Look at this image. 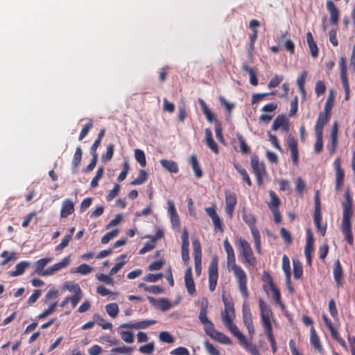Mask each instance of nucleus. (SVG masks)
<instances>
[{"mask_svg": "<svg viewBox=\"0 0 355 355\" xmlns=\"http://www.w3.org/2000/svg\"><path fill=\"white\" fill-rule=\"evenodd\" d=\"M269 196L270 198V201L268 203V206L270 211L279 209V207L281 205V200L279 197L272 190L269 191Z\"/></svg>", "mask_w": 355, "mask_h": 355, "instance_id": "nucleus-30", "label": "nucleus"}, {"mask_svg": "<svg viewBox=\"0 0 355 355\" xmlns=\"http://www.w3.org/2000/svg\"><path fill=\"white\" fill-rule=\"evenodd\" d=\"M70 261V257H64L61 261L56 263L51 266V267L48 268L47 272H45L44 274H48L49 275H51L55 272L60 270V269L67 267L69 264Z\"/></svg>", "mask_w": 355, "mask_h": 355, "instance_id": "nucleus-27", "label": "nucleus"}, {"mask_svg": "<svg viewBox=\"0 0 355 355\" xmlns=\"http://www.w3.org/2000/svg\"><path fill=\"white\" fill-rule=\"evenodd\" d=\"M259 305L261 312V324L263 327L265 329L272 327L270 317L272 315V312L270 305L266 304L261 298H259Z\"/></svg>", "mask_w": 355, "mask_h": 355, "instance_id": "nucleus-7", "label": "nucleus"}, {"mask_svg": "<svg viewBox=\"0 0 355 355\" xmlns=\"http://www.w3.org/2000/svg\"><path fill=\"white\" fill-rule=\"evenodd\" d=\"M282 269L285 272V273L286 275V277L288 279V282H289V279L291 277L290 261H289L288 257L286 254H284L282 257Z\"/></svg>", "mask_w": 355, "mask_h": 355, "instance_id": "nucleus-56", "label": "nucleus"}, {"mask_svg": "<svg viewBox=\"0 0 355 355\" xmlns=\"http://www.w3.org/2000/svg\"><path fill=\"white\" fill-rule=\"evenodd\" d=\"M334 100H335V96H334V91L332 89H330L329 91V96L327 97V99L325 102L324 107V113L329 114L331 115V110L334 105Z\"/></svg>", "mask_w": 355, "mask_h": 355, "instance_id": "nucleus-32", "label": "nucleus"}, {"mask_svg": "<svg viewBox=\"0 0 355 355\" xmlns=\"http://www.w3.org/2000/svg\"><path fill=\"white\" fill-rule=\"evenodd\" d=\"M214 125H215V132H216V137L217 139L222 144H224L225 140L223 135V127L221 122L218 120L215 119L214 120Z\"/></svg>", "mask_w": 355, "mask_h": 355, "instance_id": "nucleus-43", "label": "nucleus"}, {"mask_svg": "<svg viewBox=\"0 0 355 355\" xmlns=\"http://www.w3.org/2000/svg\"><path fill=\"white\" fill-rule=\"evenodd\" d=\"M119 334L121 338L127 343H132L134 342V335L132 332L128 331H120Z\"/></svg>", "mask_w": 355, "mask_h": 355, "instance_id": "nucleus-52", "label": "nucleus"}, {"mask_svg": "<svg viewBox=\"0 0 355 355\" xmlns=\"http://www.w3.org/2000/svg\"><path fill=\"white\" fill-rule=\"evenodd\" d=\"M96 278L98 281L104 282L108 285L114 286V281L112 278V276H110V274L105 275L101 273L96 275Z\"/></svg>", "mask_w": 355, "mask_h": 355, "instance_id": "nucleus-57", "label": "nucleus"}, {"mask_svg": "<svg viewBox=\"0 0 355 355\" xmlns=\"http://www.w3.org/2000/svg\"><path fill=\"white\" fill-rule=\"evenodd\" d=\"M148 300L155 307L159 309L162 311H167L171 308V304L165 298L155 300L154 297L148 296Z\"/></svg>", "mask_w": 355, "mask_h": 355, "instance_id": "nucleus-26", "label": "nucleus"}, {"mask_svg": "<svg viewBox=\"0 0 355 355\" xmlns=\"http://www.w3.org/2000/svg\"><path fill=\"white\" fill-rule=\"evenodd\" d=\"M240 253L243 257V263L254 267L257 265V259L253 254V252L250 243L243 239H239Z\"/></svg>", "mask_w": 355, "mask_h": 355, "instance_id": "nucleus-3", "label": "nucleus"}, {"mask_svg": "<svg viewBox=\"0 0 355 355\" xmlns=\"http://www.w3.org/2000/svg\"><path fill=\"white\" fill-rule=\"evenodd\" d=\"M148 174L144 170H140L137 178L131 182L132 185H139L144 184L147 180Z\"/></svg>", "mask_w": 355, "mask_h": 355, "instance_id": "nucleus-50", "label": "nucleus"}, {"mask_svg": "<svg viewBox=\"0 0 355 355\" xmlns=\"http://www.w3.org/2000/svg\"><path fill=\"white\" fill-rule=\"evenodd\" d=\"M126 258V255L125 254H121L119 257V259H120L121 261L118 263H116L114 266H113L111 270H110V276H113L114 275H115L119 270H121L123 266L125 265V259Z\"/></svg>", "mask_w": 355, "mask_h": 355, "instance_id": "nucleus-44", "label": "nucleus"}, {"mask_svg": "<svg viewBox=\"0 0 355 355\" xmlns=\"http://www.w3.org/2000/svg\"><path fill=\"white\" fill-rule=\"evenodd\" d=\"M310 343L313 347L320 354L324 353L323 347L320 343V338L317 332L313 327L311 328L310 331Z\"/></svg>", "mask_w": 355, "mask_h": 355, "instance_id": "nucleus-24", "label": "nucleus"}, {"mask_svg": "<svg viewBox=\"0 0 355 355\" xmlns=\"http://www.w3.org/2000/svg\"><path fill=\"white\" fill-rule=\"evenodd\" d=\"M242 218L244 222L249 226L251 234H253L254 231H259L256 227L255 224L257 220L253 214L243 211L242 214Z\"/></svg>", "mask_w": 355, "mask_h": 355, "instance_id": "nucleus-28", "label": "nucleus"}, {"mask_svg": "<svg viewBox=\"0 0 355 355\" xmlns=\"http://www.w3.org/2000/svg\"><path fill=\"white\" fill-rule=\"evenodd\" d=\"M205 142L206 146L215 154L219 153V149L216 142L214 141L212 135V132L209 128H206L205 130Z\"/></svg>", "mask_w": 355, "mask_h": 355, "instance_id": "nucleus-22", "label": "nucleus"}, {"mask_svg": "<svg viewBox=\"0 0 355 355\" xmlns=\"http://www.w3.org/2000/svg\"><path fill=\"white\" fill-rule=\"evenodd\" d=\"M293 276L295 279H299L302 277L303 269L302 263L298 260H293Z\"/></svg>", "mask_w": 355, "mask_h": 355, "instance_id": "nucleus-41", "label": "nucleus"}, {"mask_svg": "<svg viewBox=\"0 0 355 355\" xmlns=\"http://www.w3.org/2000/svg\"><path fill=\"white\" fill-rule=\"evenodd\" d=\"M225 210L228 216L232 218L233 217L235 206L237 203L236 195L234 192L225 191Z\"/></svg>", "mask_w": 355, "mask_h": 355, "instance_id": "nucleus-9", "label": "nucleus"}, {"mask_svg": "<svg viewBox=\"0 0 355 355\" xmlns=\"http://www.w3.org/2000/svg\"><path fill=\"white\" fill-rule=\"evenodd\" d=\"M338 123L337 121H335L332 125L331 132V148L329 151L331 155H333L334 153L338 144Z\"/></svg>", "mask_w": 355, "mask_h": 355, "instance_id": "nucleus-29", "label": "nucleus"}, {"mask_svg": "<svg viewBox=\"0 0 355 355\" xmlns=\"http://www.w3.org/2000/svg\"><path fill=\"white\" fill-rule=\"evenodd\" d=\"M30 266V262L23 261L15 266V270L10 272V275L16 277L22 275L25 270Z\"/></svg>", "mask_w": 355, "mask_h": 355, "instance_id": "nucleus-31", "label": "nucleus"}, {"mask_svg": "<svg viewBox=\"0 0 355 355\" xmlns=\"http://www.w3.org/2000/svg\"><path fill=\"white\" fill-rule=\"evenodd\" d=\"M331 115L324 112H320L315 125V133L322 135L323 128L327 124L329 121Z\"/></svg>", "mask_w": 355, "mask_h": 355, "instance_id": "nucleus-19", "label": "nucleus"}, {"mask_svg": "<svg viewBox=\"0 0 355 355\" xmlns=\"http://www.w3.org/2000/svg\"><path fill=\"white\" fill-rule=\"evenodd\" d=\"M167 209L171 216V223H173V226H175L178 224V219L176 216V209L175 207V204L173 201H167Z\"/></svg>", "mask_w": 355, "mask_h": 355, "instance_id": "nucleus-36", "label": "nucleus"}, {"mask_svg": "<svg viewBox=\"0 0 355 355\" xmlns=\"http://www.w3.org/2000/svg\"><path fill=\"white\" fill-rule=\"evenodd\" d=\"M340 76L341 81L347 80V70L345 58L342 56L339 60Z\"/></svg>", "mask_w": 355, "mask_h": 355, "instance_id": "nucleus-37", "label": "nucleus"}, {"mask_svg": "<svg viewBox=\"0 0 355 355\" xmlns=\"http://www.w3.org/2000/svg\"><path fill=\"white\" fill-rule=\"evenodd\" d=\"M236 137L240 144V150L243 154H248L250 153V147L246 144L243 137L241 134H237Z\"/></svg>", "mask_w": 355, "mask_h": 355, "instance_id": "nucleus-51", "label": "nucleus"}, {"mask_svg": "<svg viewBox=\"0 0 355 355\" xmlns=\"http://www.w3.org/2000/svg\"><path fill=\"white\" fill-rule=\"evenodd\" d=\"M252 236L254 239V247H255L256 251L259 254H261V236H260L259 232L254 231L253 234H252Z\"/></svg>", "mask_w": 355, "mask_h": 355, "instance_id": "nucleus-55", "label": "nucleus"}, {"mask_svg": "<svg viewBox=\"0 0 355 355\" xmlns=\"http://www.w3.org/2000/svg\"><path fill=\"white\" fill-rule=\"evenodd\" d=\"M107 313L113 318H115L119 313V306L116 303H110L105 306Z\"/></svg>", "mask_w": 355, "mask_h": 355, "instance_id": "nucleus-45", "label": "nucleus"}, {"mask_svg": "<svg viewBox=\"0 0 355 355\" xmlns=\"http://www.w3.org/2000/svg\"><path fill=\"white\" fill-rule=\"evenodd\" d=\"M74 211V205L69 199H65L62 205L60 211L61 218H67Z\"/></svg>", "mask_w": 355, "mask_h": 355, "instance_id": "nucleus-25", "label": "nucleus"}, {"mask_svg": "<svg viewBox=\"0 0 355 355\" xmlns=\"http://www.w3.org/2000/svg\"><path fill=\"white\" fill-rule=\"evenodd\" d=\"M209 337L222 344L232 345V341L223 333L219 332L214 329V326L206 333Z\"/></svg>", "mask_w": 355, "mask_h": 355, "instance_id": "nucleus-17", "label": "nucleus"}, {"mask_svg": "<svg viewBox=\"0 0 355 355\" xmlns=\"http://www.w3.org/2000/svg\"><path fill=\"white\" fill-rule=\"evenodd\" d=\"M64 287L65 289L68 290L69 291L73 293L74 295L83 293L80 286L76 283L67 282L64 284Z\"/></svg>", "mask_w": 355, "mask_h": 355, "instance_id": "nucleus-49", "label": "nucleus"}, {"mask_svg": "<svg viewBox=\"0 0 355 355\" xmlns=\"http://www.w3.org/2000/svg\"><path fill=\"white\" fill-rule=\"evenodd\" d=\"M227 266L230 270L233 272L237 280L239 289L242 296L245 298H248L249 297V293L247 286V275L244 270L239 265L236 264L235 253L227 256Z\"/></svg>", "mask_w": 355, "mask_h": 355, "instance_id": "nucleus-1", "label": "nucleus"}, {"mask_svg": "<svg viewBox=\"0 0 355 355\" xmlns=\"http://www.w3.org/2000/svg\"><path fill=\"white\" fill-rule=\"evenodd\" d=\"M264 330L268 338V340L270 343L272 351L273 353H275L277 352V347L273 335L272 327H270L268 328H265Z\"/></svg>", "mask_w": 355, "mask_h": 355, "instance_id": "nucleus-39", "label": "nucleus"}, {"mask_svg": "<svg viewBox=\"0 0 355 355\" xmlns=\"http://www.w3.org/2000/svg\"><path fill=\"white\" fill-rule=\"evenodd\" d=\"M118 233H119V230H114L112 231H110V232L106 233L102 237L101 243L103 244L108 243L111 239H112L113 238H114L115 236H117Z\"/></svg>", "mask_w": 355, "mask_h": 355, "instance_id": "nucleus-60", "label": "nucleus"}, {"mask_svg": "<svg viewBox=\"0 0 355 355\" xmlns=\"http://www.w3.org/2000/svg\"><path fill=\"white\" fill-rule=\"evenodd\" d=\"M286 144L291 150V158L293 164L297 165L299 161V151L297 148V141L294 136L289 135L286 139Z\"/></svg>", "mask_w": 355, "mask_h": 355, "instance_id": "nucleus-12", "label": "nucleus"}, {"mask_svg": "<svg viewBox=\"0 0 355 355\" xmlns=\"http://www.w3.org/2000/svg\"><path fill=\"white\" fill-rule=\"evenodd\" d=\"M190 164L195 173L196 177L197 178H200L202 176L203 173L196 155L191 156Z\"/></svg>", "mask_w": 355, "mask_h": 355, "instance_id": "nucleus-33", "label": "nucleus"}, {"mask_svg": "<svg viewBox=\"0 0 355 355\" xmlns=\"http://www.w3.org/2000/svg\"><path fill=\"white\" fill-rule=\"evenodd\" d=\"M333 275L337 286H343V270L340 262L337 259L334 264Z\"/></svg>", "mask_w": 355, "mask_h": 355, "instance_id": "nucleus-20", "label": "nucleus"}, {"mask_svg": "<svg viewBox=\"0 0 355 355\" xmlns=\"http://www.w3.org/2000/svg\"><path fill=\"white\" fill-rule=\"evenodd\" d=\"M273 293V299L276 304H277L282 309H285V304L282 302L281 299V293L279 290L275 286L270 288Z\"/></svg>", "mask_w": 355, "mask_h": 355, "instance_id": "nucleus-48", "label": "nucleus"}, {"mask_svg": "<svg viewBox=\"0 0 355 355\" xmlns=\"http://www.w3.org/2000/svg\"><path fill=\"white\" fill-rule=\"evenodd\" d=\"M284 77L282 75H275V76L270 80L268 84V87L269 89L275 88L277 87L280 83L283 80Z\"/></svg>", "mask_w": 355, "mask_h": 355, "instance_id": "nucleus-59", "label": "nucleus"}, {"mask_svg": "<svg viewBox=\"0 0 355 355\" xmlns=\"http://www.w3.org/2000/svg\"><path fill=\"white\" fill-rule=\"evenodd\" d=\"M114 145L110 144L107 146L106 153L102 155V159L103 162L110 161L114 154Z\"/></svg>", "mask_w": 355, "mask_h": 355, "instance_id": "nucleus-58", "label": "nucleus"}, {"mask_svg": "<svg viewBox=\"0 0 355 355\" xmlns=\"http://www.w3.org/2000/svg\"><path fill=\"white\" fill-rule=\"evenodd\" d=\"M250 165L253 173L256 177V181L258 186L263 184L264 178L266 176L267 171L263 162H260L257 155L251 157Z\"/></svg>", "mask_w": 355, "mask_h": 355, "instance_id": "nucleus-4", "label": "nucleus"}, {"mask_svg": "<svg viewBox=\"0 0 355 355\" xmlns=\"http://www.w3.org/2000/svg\"><path fill=\"white\" fill-rule=\"evenodd\" d=\"M160 164L163 168L171 173H175L178 171V166L176 163L171 160L161 159Z\"/></svg>", "mask_w": 355, "mask_h": 355, "instance_id": "nucleus-40", "label": "nucleus"}, {"mask_svg": "<svg viewBox=\"0 0 355 355\" xmlns=\"http://www.w3.org/2000/svg\"><path fill=\"white\" fill-rule=\"evenodd\" d=\"M241 344L245 346L246 350L251 355H261L259 349H257V347L255 345L249 344L247 343L246 340H245V343H241Z\"/></svg>", "mask_w": 355, "mask_h": 355, "instance_id": "nucleus-64", "label": "nucleus"}, {"mask_svg": "<svg viewBox=\"0 0 355 355\" xmlns=\"http://www.w3.org/2000/svg\"><path fill=\"white\" fill-rule=\"evenodd\" d=\"M154 348L155 347H154L153 343H149L144 345L141 346L139 349V351L142 354L149 355V354H153V352L154 351Z\"/></svg>", "mask_w": 355, "mask_h": 355, "instance_id": "nucleus-62", "label": "nucleus"}, {"mask_svg": "<svg viewBox=\"0 0 355 355\" xmlns=\"http://www.w3.org/2000/svg\"><path fill=\"white\" fill-rule=\"evenodd\" d=\"M207 301L205 303L202 302L200 310L198 315V318L200 322L205 326V331L207 333L210 330L214 325L211 321H210L207 317Z\"/></svg>", "mask_w": 355, "mask_h": 355, "instance_id": "nucleus-14", "label": "nucleus"}, {"mask_svg": "<svg viewBox=\"0 0 355 355\" xmlns=\"http://www.w3.org/2000/svg\"><path fill=\"white\" fill-rule=\"evenodd\" d=\"M218 279V259L214 256L209 263L208 268V283L209 289L213 292L216 287Z\"/></svg>", "mask_w": 355, "mask_h": 355, "instance_id": "nucleus-5", "label": "nucleus"}, {"mask_svg": "<svg viewBox=\"0 0 355 355\" xmlns=\"http://www.w3.org/2000/svg\"><path fill=\"white\" fill-rule=\"evenodd\" d=\"M216 206L213 203L211 207H206L205 210L211 219L214 232L223 233L224 232V224L220 217L216 213Z\"/></svg>", "mask_w": 355, "mask_h": 355, "instance_id": "nucleus-6", "label": "nucleus"}, {"mask_svg": "<svg viewBox=\"0 0 355 355\" xmlns=\"http://www.w3.org/2000/svg\"><path fill=\"white\" fill-rule=\"evenodd\" d=\"M198 103L200 105V107L203 112V114L205 115L207 120L209 122L214 121V114L211 112V110L207 107L206 103L202 98L198 99Z\"/></svg>", "mask_w": 355, "mask_h": 355, "instance_id": "nucleus-34", "label": "nucleus"}, {"mask_svg": "<svg viewBox=\"0 0 355 355\" xmlns=\"http://www.w3.org/2000/svg\"><path fill=\"white\" fill-rule=\"evenodd\" d=\"M184 284L187 288L188 293L191 296H194L196 294V286L192 277L191 267H188L186 270L184 275Z\"/></svg>", "mask_w": 355, "mask_h": 355, "instance_id": "nucleus-15", "label": "nucleus"}, {"mask_svg": "<svg viewBox=\"0 0 355 355\" xmlns=\"http://www.w3.org/2000/svg\"><path fill=\"white\" fill-rule=\"evenodd\" d=\"M82 159V149L80 146H78L76 148L75 153L73 155V160H72V165L73 169H77L78 166H79L80 161Z\"/></svg>", "mask_w": 355, "mask_h": 355, "instance_id": "nucleus-47", "label": "nucleus"}, {"mask_svg": "<svg viewBox=\"0 0 355 355\" xmlns=\"http://www.w3.org/2000/svg\"><path fill=\"white\" fill-rule=\"evenodd\" d=\"M135 158L139 162L141 167L146 165V155L144 152L141 149L135 150Z\"/></svg>", "mask_w": 355, "mask_h": 355, "instance_id": "nucleus-46", "label": "nucleus"}, {"mask_svg": "<svg viewBox=\"0 0 355 355\" xmlns=\"http://www.w3.org/2000/svg\"><path fill=\"white\" fill-rule=\"evenodd\" d=\"M93 127V122H92V120H89V121L85 124L83 128H82L80 134H79V137H78V140L79 141H81L83 140L85 137L86 135L88 134V132H89V130L92 129V128Z\"/></svg>", "mask_w": 355, "mask_h": 355, "instance_id": "nucleus-54", "label": "nucleus"}, {"mask_svg": "<svg viewBox=\"0 0 355 355\" xmlns=\"http://www.w3.org/2000/svg\"><path fill=\"white\" fill-rule=\"evenodd\" d=\"M307 74H308V72L306 71H303L297 79V85L298 86L299 90H300V93L304 96H305V95H306L304 85H305Z\"/></svg>", "mask_w": 355, "mask_h": 355, "instance_id": "nucleus-35", "label": "nucleus"}, {"mask_svg": "<svg viewBox=\"0 0 355 355\" xmlns=\"http://www.w3.org/2000/svg\"><path fill=\"white\" fill-rule=\"evenodd\" d=\"M275 92H271L270 93H262V94H254L252 96L251 103L252 105L257 104L259 102L261 101L265 97L268 95H275Z\"/></svg>", "mask_w": 355, "mask_h": 355, "instance_id": "nucleus-53", "label": "nucleus"}, {"mask_svg": "<svg viewBox=\"0 0 355 355\" xmlns=\"http://www.w3.org/2000/svg\"><path fill=\"white\" fill-rule=\"evenodd\" d=\"M306 188V184L301 178H297L295 180V191L298 195H301Z\"/></svg>", "mask_w": 355, "mask_h": 355, "instance_id": "nucleus-61", "label": "nucleus"}, {"mask_svg": "<svg viewBox=\"0 0 355 355\" xmlns=\"http://www.w3.org/2000/svg\"><path fill=\"white\" fill-rule=\"evenodd\" d=\"M326 7L330 15V22L332 25H337L339 21L340 12L331 0H327Z\"/></svg>", "mask_w": 355, "mask_h": 355, "instance_id": "nucleus-18", "label": "nucleus"}, {"mask_svg": "<svg viewBox=\"0 0 355 355\" xmlns=\"http://www.w3.org/2000/svg\"><path fill=\"white\" fill-rule=\"evenodd\" d=\"M313 221L318 232H320L322 236H324L326 233L327 225H324L322 226L321 225L322 214L320 208H315L313 214Z\"/></svg>", "mask_w": 355, "mask_h": 355, "instance_id": "nucleus-23", "label": "nucleus"}, {"mask_svg": "<svg viewBox=\"0 0 355 355\" xmlns=\"http://www.w3.org/2000/svg\"><path fill=\"white\" fill-rule=\"evenodd\" d=\"M242 313L243 323L246 327L249 334L252 336L254 331V328L252 322V313L249 305L245 302L243 304Z\"/></svg>", "mask_w": 355, "mask_h": 355, "instance_id": "nucleus-10", "label": "nucleus"}, {"mask_svg": "<svg viewBox=\"0 0 355 355\" xmlns=\"http://www.w3.org/2000/svg\"><path fill=\"white\" fill-rule=\"evenodd\" d=\"M204 346H205L206 351L210 355H220L219 351L208 340H205L204 342Z\"/></svg>", "mask_w": 355, "mask_h": 355, "instance_id": "nucleus-63", "label": "nucleus"}, {"mask_svg": "<svg viewBox=\"0 0 355 355\" xmlns=\"http://www.w3.org/2000/svg\"><path fill=\"white\" fill-rule=\"evenodd\" d=\"M288 119L282 114L278 115L275 119L274 120L272 125L271 126V129L274 131L277 130L279 128H281L286 121Z\"/></svg>", "mask_w": 355, "mask_h": 355, "instance_id": "nucleus-42", "label": "nucleus"}, {"mask_svg": "<svg viewBox=\"0 0 355 355\" xmlns=\"http://www.w3.org/2000/svg\"><path fill=\"white\" fill-rule=\"evenodd\" d=\"M193 255L196 275L199 276L201 273L202 250L201 244L198 239L192 240Z\"/></svg>", "mask_w": 355, "mask_h": 355, "instance_id": "nucleus-8", "label": "nucleus"}, {"mask_svg": "<svg viewBox=\"0 0 355 355\" xmlns=\"http://www.w3.org/2000/svg\"><path fill=\"white\" fill-rule=\"evenodd\" d=\"M234 168H236L237 172L242 176L243 181L246 182L248 186L251 187L252 185V183L247 171L238 164H234Z\"/></svg>", "mask_w": 355, "mask_h": 355, "instance_id": "nucleus-38", "label": "nucleus"}, {"mask_svg": "<svg viewBox=\"0 0 355 355\" xmlns=\"http://www.w3.org/2000/svg\"><path fill=\"white\" fill-rule=\"evenodd\" d=\"M52 257H46L37 261L35 263V272L40 276H48V274H44L47 272L48 268L46 270H44V268L49 263L52 261Z\"/></svg>", "mask_w": 355, "mask_h": 355, "instance_id": "nucleus-21", "label": "nucleus"}, {"mask_svg": "<svg viewBox=\"0 0 355 355\" xmlns=\"http://www.w3.org/2000/svg\"><path fill=\"white\" fill-rule=\"evenodd\" d=\"M343 218L341 223L342 232L349 245L354 243V237L352 232L351 218L353 214L352 205L349 200L343 203Z\"/></svg>", "mask_w": 355, "mask_h": 355, "instance_id": "nucleus-2", "label": "nucleus"}, {"mask_svg": "<svg viewBox=\"0 0 355 355\" xmlns=\"http://www.w3.org/2000/svg\"><path fill=\"white\" fill-rule=\"evenodd\" d=\"M224 325L236 336L241 343H245V337L240 332L238 327L233 323V319L225 316V321H223Z\"/></svg>", "mask_w": 355, "mask_h": 355, "instance_id": "nucleus-13", "label": "nucleus"}, {"mask_svg": "<svg viewBox=\"0 0 355 355\" xmlns=\"http://www.w3.org/2000/svg\"><path fill=\"white\" fill-rule=\"evenodd\" d=\"M222 300L225 305V309L222 311L221 316L222 320L225 321V316L230 318H232V317L235 316V311L234 306V302L232 299L228 300L227 297L224 294L222 295Z\"/></svg>", "mask_w": 355, "mask_h": 355, "instance_id": "nucleus-16", "label": "nucleus"}, {"mask_svg": "<svg viewBox=\"0 0 355 355\" xmlns=\"http://www.w3.org/2000/svg\"><path fill=\"white\" fill-rule=\"evenodd\" d=\"M334 166L336 171L335 189L339 191L343 185L345 177L344 171L341 168V159L340 157H337L335 159Z\"/></svg>", "mask_w": 355, "mask_h": 355, "instance_id": "nucleus-11", "label": "nucleus"}]
</instances>
